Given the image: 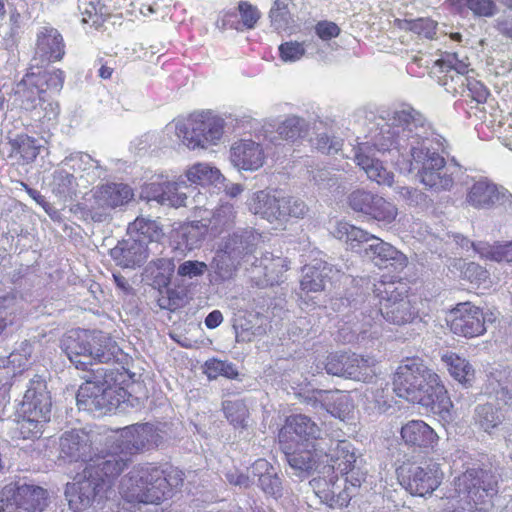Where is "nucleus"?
<instances>
[{
	"label": "nucleus",
	"mask_w": 512,
	"mask_h": 512,
	"mask_svg": "<svg viewBox=\"0 0 512 512\" xmlns=\"http://www.w3.org/2000/svg\"><path fill=\"white\" fill-rule=\"evenodd\" d=\"M436 134L429 121L412 107L388 112L377 124L369 139L352 150L353 160L368 179L378 185L392 187L394 173L387 169L379 155L389 154L409 171H416L420 182L434 191L449 190L454 171L445 166L444 158L434 150Z\"/></svg>",
	"instance_id": "1"
},
{
	"label": "nucleus",
	"mask_w": 512,
	"mask_h": 512,
	"mask_svg": "<svg viewBox=\"0 0 512 512\" xmlns=\"http://www.w3.org/2000/svg\"><path fill=\"white\" fill-rule=\"evenodd\" d=\"M96 441L82 430L65 432L59 440L60 457L85 464L73 483H68L65 497L70 509L81 512L112 493L114 480L127 467V459L116 452L99 450Z\"/></svg>",
	"instance_id": "2"
},
{
	"label": "nucleus",
	"mask_w": 512,
	"mask_h": 512,
	"mask_svg": "<svg viewBox=\"0 0 512 512\" xmlns=\"http://www.w3.org/2000/svg\"><path fill=\"white\" fill-rule=\"evenodd\" d=\"M183 482L182 473H166L157 466L134 467L120 483V494L129 503L160 504L172 497L173 489Z\"/></svg>",
	"instance_id": "3"
},
{
	"label": "nucleus",
	"mask_w": 512,
	"mask_h": 512,
	"mask_svg": "<svg viewBox=\"0 0 512 512\" xmlns=\"http://www.w3.org/2000/svg\"><path fill=\"white\" fill-rule=\"evenodd\" d=\"M62 349L77 369L88 370L94 363L118 361L121 348L101 331L75 329L62 339Z\"/></svg>",
	"instance_id": "4"
},
{
	"label": "nucleus",
	"mask_w": 512,
	"mask_h": 512,
	"mask_svg": "<svg viewBox=\"0 0 512 512\" xmlns=\"http://www.w3.org/2000/svg\"><path fill=\"white\" fill-rule=\"evenodd\" d=\"M332 234L379 268L402 270L407 265V257L390 243L348 222H338Z\"/></svg>",
	"instance_id": "5"
},
{
	"label": "nucleus",
	"mask_w": 512,
	"mask_h": 512,
	"mask_svg": "<svg viewBox=\"0 0 512 512\" xmlns=\"http://www.w3.org/2000/svg\"><path fill=\"white\" fill-rule=\"evenodd\" d=\"M439 67L438 82L449 93H460L467 101V113L477 116L480 103V81L471 65L469 57L459 52L446 54L436 61Z\"/></svg>",
	"instance_id": "6"
},
{
	"label": "nucleus",
	"mask_w": 512,
	"mask_h": 512,
	"mask_svg": "<svg viewBox=\"0 0 512 512\" xmlns=\"http://www.w3.org/2000/svg\"><path fill=\"white\" fill-rule=\"evenodd\" d=\"M369 302L378 306V309L367 310L373 327L379 325L382 319L394 325H403L415 317L405 287L400 283L379 281L374 284L373 296Z\"/></svg>",
	"instance_id": "7"
},
{
	"label": "nucleus",
	"mask_w": 512,
	"mask_h": 512,
	"mask_svg": "<svg viewBox=\"0 0 512 512\" xmlns=\"http://www.w3.org/2000/svg\"><path fill=\"white\" fill-rule=\"evenodd\" d=\"M224 124L223 118L208 111L193 114L187 120H173L166 125L165 132L167 135L174 134L189 149H204L221 140Z\"/></svg>",
	"instance_id": "8"
},
{
	"label": "nucleus",
	"mask_w": 512,
	"mask_h": 512,
	"mask_svg": "<svg viewBox=\"0 0 512 512\" xmlns=\"http://www.w3.org/2000/svg\"><path fill=\"white\" fill-rule=\"evenodd\" d=\"M134 197L131 187L124 183H107L92 190L91 196L72 209L84 220L107 222L112 219V211L129 203Z\"/></svg>",
	"instance_id": "9"
},
{
	"label": "nucleus",
	"mask_w": 512,
	"mask_h": 512,
	"mask_svg": "<svg viewBox=\"0 0 512 512\" xmlns=\"http://www.w3.org/2000/svg\"><path fill=\"white\" fill-rule=\"evenodd\" d=\"M438 378L439 376L429 369L422 359L407 358L395 373L394 391L397 396L411 403H429V397L425 392L438 381Z\"/></svg>",
	"instance_id": "10"
},
{
	"label": "nucleus",
	"mask_w": 512,
	"mask_h": 512,
	"mask_svg": "<svg viewBox=\"0 0 512 512\" xmlns=\"http://www.w3.org/2000/svg\"><path fill=\"white\" fill-rule=\"evenodd\" d=\"M47 504V491L34 484L17 481L0 490V512H42Z\"/></svg>",
	"instance_id": "11"
},
{
	"label": "nucleus",
	"mask_w": 512,
	"mask_h": 512,
	"mask_svg": "<svg viewBox=\"0 0 512 512\" xmlns=\"http://www.w3.org/2000/svg\"><path fill=\"white\" fill-rule=\"evenodd\" d=\"M165 424H136L124 428L117 439L118 455L124 456L129 462V455L159 447L166 438Z\"/></svg>",
	"instance_id": "12"
},
{
	"label": "nucleus",
	"mask_w": 512,
	"mask_h": 512,
	"mask_svg": "<svg viewBox=\"0 0 512 512\" xmlns=\"http://www.w3.org/2000/svg\"><path fill=\"white\" fill-rule=\"evenodd\" d=\"M403 487L412 495L426 496L438 488L442 479L439 465L433 461L413 463L400 468Z\"/></svg>",
	"instance_id": "13"
},
{
	"label": "nucleus",
	"mask_w": 512,
	"mask_h": 512,
	"mask_svg": "<svg viewBox=\"0 0 512 512\" xmlns=\"http://www.w3.org/2000/svg\"><path fill=\"white\" fill-rule=\"evenodd\" d=\"M314 451L320 459L323 472L325 469L338 470L342 474L353 472L356 456L349 441L320 439L314 442Z\"/></svg>",
	"instance_id": "14"
},
{
	"label": "nucleus",
	"mask_w": 512,
	"mask_h": 512,
	"mask_svg": "<svg viewBox=\"0 0 512 512\" xmlns=\"http://www.w3.org/2000/svg\"><path fill=\"white\" fill-rule=\"evenodd\" d=\"M77 406L97 416L105 415L115 409L120 403L116 390L105 382L86 381L82 384L76 396Z\"/></svg>",
	"instance_id": "15"
},
{
	"label": "nucleus",
	"mask_w": 512,
	"mask_h": 512,
	"mask_svg": "<svg viewBox=\"0 0 512 512\" xmlns=\"http://www.w3.org/2000/svg\"><path fill=\"white\" fill-rule=\"evenodd\" d=\"M196 187L188 185L183 177L173 182L146 184L142 189V197L147 201L154 200L161 205L181 207L188 205V199L195 193Z\"/></svg>",
	"instance_id": "16"
},
{
	"label": "nucleus",
	"mask_w": 512,
	"mask_h": 512,
	"mask_svg": "<svg viewBox=\"0 0 512 512\" xmlns=\"http://www.w3.org/2000/svg\"><path fill=\"white\" fill-rule=\"evenodd\" d=\"M51 398L45 381L36 376L31 379L21 402L20 413L26 417H37L49 421Z\"/></svg>",
	"instance_id": "17"
},
{
	"label": "nucleus",
	"mask_w": 512,
	"mask_h": 512,
	"mask_svg": "<svg viewBox=\"0 0 512 512\" xmlns=\"http://www.w3.org/2000/svg\"><path fill=\"white\" fill-rule=\"evenodd\" d=\"M479 308L469 302L459 303L446 317L450 330L460 336L474 337L479 334Z\"/></svg>",
	"instance_id": "18"
},
{
	"label": "nucleus",
	"mask_w": 512,
	"mask_h": 512,
	"mask_svg": "<svg viewBox=\"0 0 512 512\" xmlns=\"http://www.w3.org/2000/svg\"><path fill=\"white\" fill-rule=\"evenodd\" d=\"M65 54V44L59 31L51 26H44L37 32L35 61L48 63L58 61Z\"/></svg>",
	"instance_id": "19"
},
{
	"label": "nucleus",
	"mask_w": 512,
	"mask_h": 512,
	"mask_svg": "<svg viewBox=\"0 0 512 512\" xmlns=\"http://www.w3.org/2000/svg\"><path fill=\"white\" fill-rule=\"evenodd\" d=\"M264 151L253 140H239L230 148V161L238 170L256 171L264 164Z\"/></svg>",
	"instance_id": "20"
},
{
	"label": "nucleus",
	"mask_w": 512,
	"mask_h": 512,
	"mask_svg": "<svg viewBox=\"0 0 512 512\" xmlns=\"http://www.w3.org/2000/svg\"><path fill=\"white\" fill-rule=\"evenodd\" d=\"M149 247L146 242L134 237L124 239L110 250V255L117 265L123 268L141 266L148 258Z\"/></svg>",
	"instance_id": "21"
},
{
	"label": "nucleus",
	"mask_w": 512,
	"mask_h": 512,
	"mask_svg": "<svg viewBox=\"0 0 512 512\" xmlns=\"http://www.w3.org/2000/svg\"><path fill=\"white\" fill-rule=\"evenodd\" d=\"M303 272L300 285L301 290L307 293L324 290L326 282L338 280L341 276L340 269L324 261H315L312 265H306Z\"/></svg>",
	"instance_id": "22"
},
{
	"label": "nucleus",
	"mask_w": 512,
	"mask_h": 512,
	"mask_svg": "<svg viewBox=\"0 0 512 512\" xmlns=\"http://www.w3.org/2000/svg\"><path fill=\"white\" fill-rule=\"evenodd\" d=\"M286 461L291 469V474L305 479L315 471L323 472L319 457L315 455L314 443L312 449L284 450Z\"/></svg>",
	"instance_id": "23"
},
{
	"label": "nucleus",
	"mask_w": 512,
	"mask_h": 512,
	"mask_svg": "<svg viewBox=\"0 0 512 512\" xmlns=\"http://www.w3.org/2000/svg\"><path fill=\"white\" fill-rule=\"evenodd\" d=\"M253 266V278L258 279V285H274L279 283L283 273L289 268L286 258L274 256L271 253L264 254L259 260V265L254 264Z\"/></svg>",
	"instance_id": "24"
},
{
	"label": "nucleus",
	"mask_w": 512,
	"mask_h": 512,
	"mask_svg": "<svg viewBox=\"0 0 512 512\" xmlns=\"http://www.w3.org/2000/svg\"><path fill=\"white\" fill-rule=\"evenodd\" d=\"M44 93L45 89L37 84L34 71L28 72L14 88L15 101L29 113L36 108Z\"/></svg>",
	"instance_id": "25"
},
{
	"label": "nucleus",
	"mask_w": 512,
	"mask_h": 512,
	"mask_svg": "<svg viewBox=\"0 0 512 512\" xmlns=\"http://www.w3.org/2000/svg\"><path fill=\"white\" fill-rule=\"evenodd\" d=\"M512 369L502 367L495 369L488 375L486 393L494 395L499 404H512Z\"/></svg>",
	"instance_id": "26"
},
{
	"label": "nucleus",
	"mask_w": 512,
	"mask_h": 512,
	"mask_svg": "<svg viewBox=\"0 0 512 512\" xmlns=\"http://www.w3.org/2000/svg\"><path fill=\"white\" fill-rule=\"evenodd\" d=\"M401 437L411 446L432 447L438 439L434 430L422 420H412L401 428Z\"/></svg>",
	"instance_id": "27"
},
{
	"label": "nucleus",
	"mask_w": 512,
	"mask_h": 512,
	"mask_svg": "<svg viewBox=\"0 0 512 512\" xmlns=\"http://www.w3.org/2000/svg\"><path fill=\"white\" fill-rule=\"evenodd\" d=\"M316 399L328 413L341 420L348 418L353 410L350 396L338 390H320L317 392Z\"/></svg>",
	"instance_id": "28"
},
{
	"label": "nucleus",
	"mask_w": 512,
	"mask_h": 512,
	"mask_svg": "<svg viewBox=\"0 0 512 512\" xmlns=\"http://www.w3.org/2000/svg\"><path fill=\"white\" fill-rule=\"evenodd\" d=\"M235 238L239 239V241L235 243V248L238 252L233 253V256L253 266L258 261V259L253 256V253L261 240V235L251 228L241 229L235 231L225 242H234Z\"/></svg>",
	"instance_id": "29"
},
{
	"label": "nucleus",
	"mask_w": 512,
	"mask_h": 512,
	"mask_svg": "<svg viewBox=\"0 0 512 512\" xmlns=\"http://www.w3.org/2000/svg\"><path fill=\"white\" fill-rule=\"evenodd\" d=\"M236 241H239V239L235 238L234 242H225L223 248L216 252L211 263L215 274L221 280L232 278L238 266L242 263V261L233 256V253L238 252L235 248Z\"/></svg>",
	"instance_id": "30"
},
{
	"label": "nucleus",
	"mask_w": 512,
	"mask_h": 512,
	"mask_svg": "<svg viewBox=\"0 0 512 512\" xmlns=\"http://www.w3.org/2000/svg\"><path fill=\"white\" fill-rule=\"evenodd\" d=\"M252 474L258 477L264 493L275 498L282 495V483L274 467L265 459H258L252 465Z\"/></svg>",
	"instance_id": "31"
},
{
	"label": "nucleus",
	"mask_w": 512,
	"mask_h": 512,
	"mask_svg": "<svg viewBox=\"0 0 512 512\" xmlns=\"http://www.w3.org/2000/svg\"><path fill=\"white\" fill-rule=\"evenodd\" d=\"M62 165L72 171L74 175L78 174L80 178H86L87 182H94L100 176L98 162L83 152L67 156L62 161Z\"/></svg>",
	"instance_id": "32"
},
{
	"label": "nucleus",
	"mask_w": 512,
	"mask_h": 512,
	"mask_svg": "<svg viewBox=\"0 0 512 512\" xmlns=\"http://www.w3.org/2000/svg\"><path fill=\"white\" fill-rule=\"evenodd\" d=\"M456 490L469 506V510H477L480 502V477L475 469L467 470L458 477Z\"/></svg>",
	"instance_id": "33"
},
{
	"label": "nucleus",
	"mask_w": 512,
	"mask_h": 512,
	"mask_svg": "<svg viewBox=\"0 0 512 512\" xmlns=\"http://www.w3.org/2000/svg\"><path fill=\"white\" fill-rule=\"evenodd\" d=\"M425 395L429 397V403H419L422 406L430 407L434 413H438L444 421L452 419L451 409L453 404L447 395L444 385L440 378L432 386H429Z\"/></svg>",
	"instance_id": "34"
},
{
	"label": "nucleus",
	"mask_w": 512,
	"mask_h": 512,
	"mask_svg": "<svg viewBox=\"0 0 512 512\" xmlns=\"http://www.w3.org/2000/svg\"><path fill=\"white\" fill-rule=\"evenodd\" d=\"M285 431L294 433L300 439H304L306 441L314 440L315 442H318L320 439H323L321 437L320 427L309 417L302 414L289 417L287 419Z\"/></svg>",
	"instance_id": "35"
},
{
	"label": "nucleus",
	"mask_w": 512,
	"mask_h": 512,
	"mask_svg": "<svg viewBox=\"0 0 512 512\" xmlns=\"http://www.w3.org/2000/svg\"><path fill=\"white\" fill-rule=\"evenodd\" d=\"M375 361L371 357H362L356 354H348L344 377L357 380L369 381L375 375Z\"/></svg>",
	"instance_id": "36"
},
{
	"label": "nucleus",
	"mask_w": 512,
	"mask_h": 512,
	"mask_svg": "<svg viewBox=\"0 0 512 512\" xmlns=\"http://www.w3.org/2000/svg\"><path fill=\"white\" fill-rule=\"evenodd\" d=\"M128 236L141 239L149 243H157L162 235L160 226L155 220L145 217H137L127 228Z\"/></svg>",
	"instance_id": "37"
},
{
	"label": "nucleus",
	"mask_w": 512,
	"mask_h": 512,
	"mask_svg": "<svg viewBox=\"0 0 512 512\" xmlns=\"http://www.w3.org/2000/svg\"><path fill=\"white\" fill-rule=\"evenodd\" d=\"M47 421L37 417H26L20 413L17 420L12 422L10 434L15 439H32L39 437L42 433L44 423Z\"/></svg>",
	"instance_id": "38"
},
{
	"label": "nucleus",
	"mask_w": 512,
	"mask_h": 512,
	"mask_svg": "<svg viewBox=\"0 0 512 512\" xmlns=\"http://www.w3.org/2000/svg\"><path fill=\"white\" fill-rule=\"evenodd\" d=\"M291 0H275L269 11L272 26L278 31H286L295 22Z\"/></svg>",
	"instance_id": "39"
},
{
	"label": "nucleus",
	"mask_w": 512,
	"mask_h": 512,
	"mask_svg": "<svg viewBox=\"0 0 512 512\" xmlns=\"http://www.w3.org/2000/svg\"><path fill=\"white\" fill-rule=\"evenodd\" d=\"M309 130L308 122L298 116L291 115L285 118L277 127L279 139L294 142L304 137Z\"/></svg>",
	"instance_id": "40"
},
{
	"label": "nucleus",
	"mask_w": 512,
	"mask_h": 512,
	"mask_svg": "<svg viewBox=\"0 0 512 512\" xmlns=\"http://www.w3.org/2000/svg\"><path fill=\"white\" fill-rule=\"evenodd\" d=\"M76 175H74L67 167L60 166L54 170L52 181L50 183L53 193L60 197L71 196L77 187Z\"/></svg>",
	"instance_id": "41"
},
{
	"label": "nucleus",
	"mask_w": 512,
	"mask_h": 512,
	"mask_svg": "<svg viewBox=\"0 0 512 512\" xmlns=\"http://www.w3.org/2000/svg\"><path fill=\"white\" fill-rule=\"evenodd\" d=\"M236 218V210L234 205L229 202L221 203L212 213L211 218L202 217V221L207 223L215 233H221L224 229L229 228Z\"/></svg>",
	"instance_id": "42"
},
{
	"label": "nucleus",
	"mask_w": 512,
	"mask_h": 512,
	"mask_svg": "<svg viewBox=\"0 0 512 512\" xmlns=\"http://www.w3.org/2000/svg\"><path fill=\"white\" fill-rule=\"evenodd\" d=\"M441 360L453 378L459 382L467 383L473 376L471 365L457 354L447 351L441 355Z\"/></svg>",
	"instance_id": "43"
},
{
	"label": "nucleus",
	"mask_w": 512,
	"mask_h": 512,
	"mask_svg": "<svg viewBox=\"0 0 512 512\" xmlns=\"http://www.w3.org/2000/svg\"><path fill=\"white\" fill-rule=\"evenodd\" d=\"M511 195L503 187L492 183L487 178L482 179V208L491 209L504 206Z\"/></svg>",
	"instance_id": "44"
},
{
	"label": "nucleus",
	"mask_w": 512,
	"mask_h": 512,
	"mask_svg": "<svg viewBox=\"0 0 512 512\" xmlns=\"http://www.w3.org/2000/svg\"><path fill=\"white\" fill-rule=\"evenodd\" d=\"M208 226L205 221H193L181 227L180 245H184L185 249L191 251L200 246Z\"/></svg>",
	"instance_id": "45"
},
{
	"label": "nucleus",
	"mask_w": 512,
	"mask_h": 512,
	"mask_svg": "<svg viewBox=\"0 0 512 512\" xmlns=\"http://www.w3.org/2000/svg\"><path fill=\"white\" fill-rule=\"evenodd\" d=\"M397 215V206L393 202L377 194L376 198L372 202V206L367 217L384 225H389L395 221Z\"/></svg>",
	"instance_id": "46"
},
{
	"label": "nucleus",
	"mask_w": 512,
	"mask_h": 512,
	"mask_svg": "<svg viewBox=\"0 0 512 512\" xmlns=\"http://www.w3.org/2000/svg\"><path fill=\"white\" fill-rule=\"evenodd\" d=\"M185 178L193 184L215 183L222 178L220 171L206 163H197L189 168Z\"/></svg>",
	"instance_id": "47"
},
{
	"label": "nucleus",
	"mask_w": 512,
	"mask_h": 512,
	"mask_svg": "<svg viewBox=\"0 0 512 512\" xmlns=\"http://www.w3.org/2000/svg\"><path fill=\"white\" fill-rule=\"evenodd\" d=\"M362 319L353 325V328L349 325H344L338 331L339 340L344 343H351L359 341L360 338L365 339V335L370 329L373 328V324L368 318L367 310L365 309L362 313Z\"/></svg>",
	"instance_id": "48"
},
{
	"label": "nucleus",
	"mask_w": 512,
	"mask_h": 512,
	"mask_svg": "<svg viewBox=\"0 0 512 512\" xmlns=\"http://www.w3.org/2000/svg\"><path fill=\"white\" fill-rule=\"evenodd\" d=\"M226 418L235 428H245L248 410L242 400H225L222 403Z\"/></svg>",
	"instance_id": "49"
},
{
	"label": "nucleus",
	"mask_w": 512,
	"mask_h": 512,
	"mask_svg": "<svg viewBox=\"0 0 512 512\" xmlns=\"http://www.w3.org/2000/svg\"><path fill=\"white\" fill-rule=\"evenodd\" d=\"M58 115V103L45 97L41 98L36 108L30 112L31 119L47 125L53 124L57 120Z\"/></svg>",
	"instance_id": "50"
},
{
	"label": "nucleus",
	"mask_w": 512,
	"mask_h": 512,
	"mask_svg": "<svg viewBox=\"0 0 512 512\" xmlns=\"http://www.w3.org/2000/svg\"><path fill=\"white\" fill-rule=\"evenodd\" d=\"M376 196L371 191L356 189L348 195L347 203L354 212L367 216Z\"/></svg>",
	"instance_id": "51"
},
{
	"label": "nucleus",
	"mask_w": 512,
	"mask_h": 512,
	"mask_svg": "<svg viewBox=\"0 0 512 512\" xmlns=\"http://www.w3.org/2000/svg\"><path fill=\"white\" fill-rule=\"evenodd\" d=\"M233 327L236 333V340L238 342H250L256 336H259L264 332L260 325L252 324L251 319H245L241 315H236Z\"/></svg>",
	"instance_id": "52"
},
{
	"label": "nucleus",
	"mask_w": 512,
	"mask_h": 512,
	"mask_svg": "<svg viewBox=\"0 0 512 512\" xmlns=\"http://www.w3.org/2000/svg\"><path fill=\"white\" fill-rule=\"evenodd\" d=\"M204 369V372L209 379H216L219 376L233 379L238 376V372L233 364L218 359L207 360L205 362Z\"/></svg>",
	"instance_id": "53"
},
{
	"label": "nucleus",
	"mask_w": 512,
	"mask_h": 512,
	"mask_svg": "<svg viewBox=\"0 0 512 512\" xmlns=\"http://www.w3.org/2000/svg\"><path fill=\"white\" fill-rule=\"evenodd\" d=\"M309 42L287 41L279 46L280 58L283 62L294 63L301 60L309 47Z\"/></svg>",
	"instance_id": "54"
},
{
	"label": "nucleus",
	"mask_w": 512,
	"mask_h": 512,
	"mask_svg": "<svg viewBox=\"0 0 512 512\" xmlns=\"http://www.w3.org/2000/svg\"><path fill=\"white\" fill-rule=\"evenodd\" d=\"M14 151L19 153L26 161H31L39 154V146L36 140L28 135H18L11 141Z\"/></svg>",
	"instance_id": "55"
},
{
	"label": "nucleus",
	"mask_w": 512,
	"mask_h": 512,
	"mask_svg": "<svg viewBox=\"0 0 512 512\" xmlns=\"http://www.w3.org/2000/svg\"><path fill=\"white\" fill-rule=\"evenodd\" d=\"M34 76L37 78V84H39L41 88L45 86L46 89L56 92L62 89L65 78L64 72L60 69L34 72Z\"/></svg>",
	"instance_id": "56"
},
{
	"label": "nucleus",
	"mask_w": 512,
	"mask_h": 512,
	"mask_svg": "<svg viewBox=\"0 0 512 512\" xmlns=\"http://www.w3.org/2000/svg\"><path fill=\"white\" fill-rule=\"evenodd\" d=\"M271 198L272 194L265 191H258L253 194L251 199L248 202L249 210L255 214L260 216L263 219H266L267 216H271Z\"/></svg>",
	"instance_id": "57"
},
{
	"label": "nucleus",
	"mask_w": 512,
	"mask_h": 512,
	"mask_svg": "<svg viewBox=\"0 0 512 512\" xmlns=\"http://www.w3.org/2000/svg\"><path fill=\"white\" fill-rule=\"evenodd\" d=\"M324 497L329 507L341 509L349 504L351 500V492L346 486V483L343 487L333 484L330 493H326Z\"/></svg>",
	"instance_id": "58"
},
{
	"label": "nucleus",
	"mask_w": 512,
	"mask_h": 512,
	"mask_svg": "<svg viewBox=\"0 0 512 512\" xmlns=\"http://www.w3.org/2000/svg\"><path fill=\"white\" fill-rule=\"evenodd\" d=\"M283 210L284 211V221L288 218H303L308 212V207L306 203L296 197L287 196L283 197Z\"/></svg>",
	"instance_id": "59"
},
{
	"label": "nucleus",
	"mask_w": 512,
	"mask_h": 512,
	"mask_svg": "<svg viewBox=\"0 0 512 512\" xmlns=\"http://www.w3.org/2000/svg\"><path fill=\"white\" fill-rule=\"evenodd\" d=\"M314 145L315 148L322 153L335 154L341 149L343 141L328 133H320L317 135Z\"/></svg>",
	"instance_id": "60"
},
{
	"label": "nucleus",
	"mask_w": 512,
	"mask_h": 512,
	"mask_svg": "<svg viewBox=\"0 0 512 512\" xmlns=\"http://www.w3.org/2000/svg\"><path fill=\"white\" fill-rule=\"evenodd\" d=\"M436 22L429 18H419L407 22V29L413 33L432 39L436 33Z\"/></svg>",
	"instance_id": "61"
},
{
	"label": "nucleus",
	"mask_w": 512,
	"mask_h": 512,
	"mask_svg": "<svg viewBox=\"0 0 512 512\" xmlns=\"http://www.w3.org/2000/svg\"><path fill=\"white\" fill-rule=\"evenodd\" d=\"M484 256L497 262H512V241L490 246Z\"/></svg>",
	"instance_id": "62"
},
{
	"label": "nucleus",
	"mask_w": 512,
	"mask_h": 512,
	"mask_svg": "<svg viewBox=\"0 0 512 512\" xmlns=\"http://www.w3.org/2000/svg\"><path fill=\"white\" fill-rule=\"evenodd\" d=\"M503 415L499 408L487 403L482 407V429L489 431L501 424Z\"/></svg>",
	"instance_id": "63"
},
{
	"label": "nucleus",
	"mask_w": 512,
	"mask_h": 512,
	"mask_svg": "<svg viewBox=\"0 0 512 512\" xmlns=\"http://www.w3.org/2000/svg\"><path fill=\"white\" fill-rule=\"evenodd\" d=\"M238 8L243 25L247 29H253L260 19V11L246 1L240 2Z\"/></svg>",
	"instance_id": "64"
}]
</instances>
